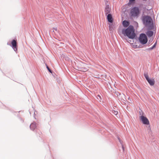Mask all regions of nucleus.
<instances>
[{"label": "nucleus", "instance_id": "nucleus-1", "mask_svg": "<svg viewBox=\"0 0 159 159\" xmlns=\"http://www.w3.org/2000/svg\"><path fill=\"white\" fill-rule=\"evenodd\" d=\"M122 32L124 35L131 39H134L136 35L134 27L131 25H129L126 29H123Z\"/></svg>", "mask_w": 159, "mask_h": 159}, {"label": "nucleus", "instance_id": "nucleus-2", "mask_svg": "<svg viewBox=\"0 0 159 159\" xmlns=\"http://www.w3.org/2000/svg\"><path fill=\"white\" fill-rule=\"evenodd\" d=\"M143 21L145 26L151 28L152 27V20L150 16H144L143 17Z\"/></svg>", "mask_w": 159, "mask_h": 159}, {"label": "nucleus", "instance_id": "nucleus-3", "mask_svg": "<svg viewBox=\"0 0 159 159\" xmlns=\"http://www.w3.org/2000/svg\"><path fill=\"white\" fill-rule=\"evenodd\" d=\"M77 66V69L79 70L84 72L88 70L86 64L83 62H81L78 63Z\"/></svg>", "mask_w": 159, "mask_h": 159}, {"label": "nucleus", "instance_id": "nucleus-4", "mask_svg": "<svg viewBox=\"0 0 159 159\" xmlns=\"http://www.w3.org/2000/svg\"><path fill=\"white\" fill-rule=\"evenodd\" d=\"M140 13V11L139 8L136 7L132 8L130 11L129 15L132 17L138 16Z\"/></svg>", "mask_w": 159, "mask_h": 159}, {"label": "nucleus", "instance_id": "nucleus-5", "mask_svg": "<svg viewBox=\"0 0 159 159\" xmlns=\"http://www.w3.org/2000/svg\"><path fill=\"white\" fill-rule=\"evenodd\" d=\"M139 40L142 44H145L148 41V39L146 35L144 34H141L139 37Z\"/></svg>", "mask_w": 159, "mask_h": 159}, {"label": "nucleus", "instance_id": "nucleus-6", "mask_svg": "<svg viewBox=\"0 0 159 159\" xmlns=\"http://www.w3.org/2000/svg\"><path fill=\"white\" fill-rule=\"evenodd\" d=\"M140 118L144 124L148 125L149 124V122L147 117L141 116L140 117Z\"/></svg>", "mask_w": 159, "mask_h": 159}, {"label": "nucleus", "instance_id": "nucleus-7", "mask_svg": "<svg viewBox=\"0 0 159 159\" xmlns=\"http://www.w3.org/2000/svg\"><path fill=\"white\" fill-rule=\"evenodd\" d=\"M11 44L12 48L16 52L17 51V47L16 40L14 39L11 42Z\"/></svg>", "mask_w": 159, "mask_h": 159}, {"label": "nucleus", "instance_id": "nucleus-8", "mask_svg": "<svg viewBox=\"0 0 159 159\" xmlns=\"http://www.w3.org/2000/svg\"><path fill=\"white\" fill-rule=\"evenodd\" d=\"M111 9L109 8V5H107L106 6L105 12L106 15L108 14L110 12Z\"/></svg>", "mask_w": 159, "mask_h": 159}, {"label": "nucleus", "instance_id": "nucleus-9", "mask_svg": "<svg viewBox=\"0 0 159 159\" xmlns=\"http://www.w3.org/2000/svg\"><path fill=\"white\" fill-rule=\"evenodd\" d=\"M147 81L150 84V85L151 86L155 84V80H154L153 79H150L149 78L148 80H147Z\"/></svg>", "mask_w": 159, "mask_h": 159}, {"label": "nucleus", "instance_id": "nucleus-10", "mask_svg": "<svg viewBox=\"0 0 159 159\" xmlns=\"http://www.w3.org/2000/svg\"><path fill=\"white\" fill-rule=\"evenodd\" d=\"M107 19L108 22L111 23L113 22V18L111 14H109L107 16Z\"/></svg>", "mask_w": 159, "mask_h": 159}, {"label": "nucleus", "instance_id": "nucleus-11", "mask_svg": "<svg viewBox=\"0 0 159 159\" xmlns=\"http://www.w3.org/2000/svg\"><path fill=\"white\" fill-rule=\"evenodd\" d=\"M122 24L125 27H126L128 26L129 24V21L125 20L123 21Z\"/></svg>", "mask_w": 159, "mask_h": 159}, {"label": "nucleus", "instance_id": "nucleus-12", "mask_svg": "<svg viewBox=\"0 0 159 159\" xmlns=\"http://www.w3.org/2000/svg\"><path fill=\"white\" fill-rule=\"evenodd\" d=\"M146 34L148 37H151L153 34V32L152 31H149L147 32Z\"/></svg>", "mask_w": 159, "mask_h": 159}, {"label": "nucleus", "instance_id": "nucleus-13", "mask_svg": "<svg viewBox=\"0 0 159 159\" xmlns=\"http://www.w3.org/2000/svg\"><path fill=\"white\" fill-rule=\"evenodd\" d=\"M36 127V125L34 123H32L30 125V128L32 130H34Z\"/></svg>", "mask_w": 159, "mask_h": 159}, {"label": "nucleus", "instance_id": "nucleus-14", "mask_svg": "<svg viewBox=\"0 0 159 159\" xmlns=\"http://www.w3.org/2000/svg\"><path fill=\"white\" fill-rule=\"evenodd\" d=\"M109 28L110 31L112 30H113V27L112 26V24H109Z\"/></svg>", "mask_w": 159, "mask_h": 159}, {"label": "nucleus", "instance_id": "nucleus-15", "mask_svg": "<svg viewBox=\"0 0 159 159\" xmlns=\"http://www.w3.org/2000/svg\"><path fill=\"white\" fill-rule=\"evenodd\" d=\"M144 76L145 77V78H146V79L147 80H148V79L149 78L148 77V74H147V73H144Z\"/></svg>", "mask_w": 159, "mask_h": 159}, {"label": "nucleus", "instance_id": "nucleus-16", "mask_svg": "<svg viewBox=\"0 0 159 159\" xmlns=\"http://www.w3.org/2000/svg\"><path fill=\"white\" fill-rule=\"evenodd\" d=\"M113 113L115 115H116L118 114V112L116 111L113 110L112 111Z\"/></svg>", "mask_w": 159, "mask_h": 159}, {"label": "nucleus", "instance_id": "nucleus-17", "mask_svg": "<svg viewBox=\"0 0 159 159\" xmlns=\"http://www.w3.org/2000/svg\"><path fill=\"white\" fill-rule=\"evenodd\" d=\"M135 0H129V4H131L133 2H134Z\"/></svg>", "mask_w": 159, "mask_h": 159}, {"label": "nucleus", "instance_id": "nucleus-18", "mask_svg": "<svg viewBox=\"0 0 159 159\" xmlns=\"http://www.w3.org/2000/svg\"><path fill=\"white\" fill-rule=\"evenodd\" d=\"M47 68L50 73H52V71L50 70V69H49V68L48 66H47Z\"/></svg>", "mask_w": 159, "mask_h": 159}, {"label": "nucleus", "instance_id": "nucleus-19", "mask_svg": "<svg viewBox=\"0 0 159 159\" xmlns=\"http://www.w3.org/2000/svg\"><path fill=\"white\" fill-rule=\"evenodd\" d=\"M52 30H53V32H54V31L55 30L56 31H57V28H52Z\"/></svg>", "mask_w": 159, "mask_h": 159}, {"label": "nucleus", "instance_id": "nucleus-20", "mask_svg": "<svg viewBox=\"0 0 159 159\" xmlns=\"http://www.w3.org/2000/svg\"><path fill=\"white\" fill-rule=\"evenodd\" d=\"M156 43H155L154 45L153 46H152V49L154 47H155L156 46Z\"/></svg>", "mask_w": 159, "mask_h": 159}, {"label": "nucleus", "instance_id": "nucleus-21", "mask_svg": "<svg viewBox=\"0 0 159 159\" xmlns=\"http://www.w3.org/2000/svg\"><path fill=\"white\" fill-rule=\"evenodd\" d=\"M98 97H99V98H101V97H100V95H98Z\"/></svg>", "mask_w": 159, "mask_h": 159}, {"label": "nucleus", "instance_id": "nucleus-22", "mask_svg": "<svg viewBox=\"0 0 159 159\" xmlns=\"http://www.w3.org/2000/svg\"><path fill=\"white\" fill-rule=\"evenodd\" d=\"M130 42H131V41H130V42H129V43H130Z\"/></svg>", "mask_w": 159, "mask_h": 159}, {"label": "nucleus", "instance_id": "nucleus-23", "mask_svg": "<svg viewBox=\"0 0 159 159\" xmlns=\"http://www.w3.org/2000/svg\"><path fill=\"white\" fill-rule=\"evenodd\" d=\"M130 42H131V41H130V42H129V43H130Z\"/></svg>", "mask_w": 159, "mask_h": 159}, {"label": "nucleus", "instance_id": "nucleus-24", "mask_svg": "<svg viewBox=\"0 0 159 159\" xmlns=\"http://www.w3.org/2000/svg\"><path fill=\"white\" fill-rule=\"evenodd\" d=\"M130 42H131V41H130V42H129V43H130Z\"/></svg>", "mask_w": 159, "mask_h": 159}]
</instances>
